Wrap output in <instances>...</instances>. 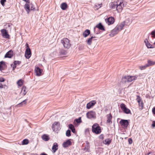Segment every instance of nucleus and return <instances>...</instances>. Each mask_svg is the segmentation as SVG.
Here are the masks:
<instances>
[{
    "label": "nucleus",
    "mask_w": 155,
    "mask_h": 155,
    "mask_svg": "<svg viewBox=\"0 0 155 155\" xmlns=\"http://www.w3.org/2000/svg\"><path fill=\"white\" fill-rule=\"evenodd\" d=\"M137 100L138 103H140L142 101L141 99L139 96H137Z\"/></svg>",
    "instance_id": "nucleus-39"
},
{
    "label": "nucleus",
    "mask_w": 155,
    "mask_h": 155,
    "mask_svg": "<svg viewBox=\"0 0 155 155\" xmlns=\"http://www.w3.org/2000/svg\"><path fill=\"white\" fill-rule=\"evenodd\" d=\"M20 63L21 62L18 61H14V63L16 65H19L20 64Z\"/></svg>",
    "instance_id": "nucleus-42"
},
{
    "label": "nucleus",
    "mask_w": 155,
    "mask_h": 155,
    "mask_svg": "<svg viewBox=\"0 0 155 155\" xmlns=\"http://www.w3.org/2000/svg\"><path fill=\"white\" fill-rule=\"evenodd\" d=\"M23 81L21 79H20L17 82V84L19 86H21L23 84Z\"/></svg>",
    "instance_id": "nucleus-31"
},
{
    "label": "nucleus",
    "mask_w": 155,
    "mask_h": 155,
    "mask_svg": "<svg viewBox=\"0 0 155 155\" xmlns=\"http://www.w3.org/2000/svg\"><path fill=\"white\" fill-rule=\"evenodd\" d=\"M152 126L153 127H155V121H153V122Z\"/></svg>",
    "instance_id": "nucleus-49"
},
{
    "label": "nucleus",
    "mask_w": 155,
    "mask_h": 155,
    "mask_svg": "<svg viewBox=\"0 0 155 155\" xmlns=\"http://www.w3.org/2000/svg\"><path fill=\"white\" fill-rule=\"evenodd\" d=\"M126 5L125 3L123 2H120L118 4L117 6V10L119 12L122 10L123 7Z\"/></svg>",
    "instance_id": "nucleus-8"
},
{
    "label": "nucleus",
    "mask_w": 155,
    "mask_h": 155,
    "mask_svg": "<svg viewBox=\"0 0 155 155\" xmlns=\"http://www.w3.org/2000/svg\"><path fill=\"white\" fill-rule=\"evenodd\" d=\"M151 153V152H149L148 153H147V155H149Z\"/></svg>",
    "instance_id": "nucleus-55"
},
{
    "label": "nucleus",
    "mask_w": 155,
    "mask_h": 155,
    "mask_svg": "<svg viewBox=\"0 0 155 155\" xmlns=\"http://www.w3.org/2000/svg\"><path fill=\"white\" fill-rule=\"evenodd\" d=\"M77 123H80L81 122V117H80L78 119H76L75 120Z\"/></svg>",
    "instance_id": "nucleus-41"
},
{
    "label": "nucleus",
    "mask_w": 155,
    "mask_h": 155,
    "mask_svg": "<svg viewBox=\"0 0 155 155\" xmlns=\"http://www.w3.org/2000/svg\"><path fill=\"white\" fill-rule=\"evenodd\" d=\"M27 93V91L26 90V87L25 86H23L21 88V90L20 94L23 96H24Z\"/></svg>",
    "instance_id": "nucleus-18"
},
{
    "label": "nucleus",
    "mask_w": 155,
    "mask_h": 155,
    "mask_svg": "<svg viewBox=\"0 0 155 155\" xmlns=\"http://www.w3.org/2000/svg\"><path fill=\"white\" fill-rule=\"evenodd\" d=\"M43 61H44V60H45L44 58H43Z\"/></svg>",
    "instance_id": "nucleus-57"
},
{
    "label": "nucleus",
    "mask_w": 155,
    "mask_h": 155,
    "mask_svg": "<svg viewBox=\"0 0 155 155\" xmlns=\"http://www.w3.org/2000/svg\"><path fill=\"white\" fill-rule=\"evenodd\" d=\"M66 134L67 136L70 137L71 136V131L70 130H68L66 131Z\"/></svg>",
    "instance_id": "nucleus-37"
},
{
    "label": "nucleus",
    "mask_w": 155,
    "mask_h": 155,
    "mask_svg": "<svg viewBox=\"0 0 155 155\" xmlns=\"http://www.w3.org/2000/svg\"><path fill=\"white\" fill-rule=\"evenodd\" d=\"M120 124L125 128H127L129 125V123L127 120L121 119L120 121Z\"/></svg>",
    "instance_id": "nucleus-11"
},
{
    "label": "nucleus",
    "mask_w": 155,
    "mask_h": 155,
    "mask_svg": "<svg viewBox=\"0 0 155 155\" xmlns=\"http://www.w3.org/2000/svg\"><path fill=\"white\" fill-rule=\"evenodd\" d=\"M128 141L129 144H131L132 143V140L131 138L129 139Z\"/></svg>",
    "instance_id": "nucleus-44"
},
{
    "label": "nucleus",
    "mask_w": 155,
    "mask_h": 155,
    "mask_svg": "<svg viewBox=\"0 0 155 155\" xmlns=\"http://www.w3.org/2000/svg\"><path fill=\"white\" fill-rule=\"evenodd\" d=\"M5 81V79L3 78H0V82H3Z\"/></svg>",
    "instance_id": "nucleus-46"
},
{
    "label": "nucleus",
    "mask_w": 155,
    "mask_h": 155,
    "mask_svg": "<svg viewBox=\"0 0 155 155\" xmlns=\"http://www.w3.org/2000/svg\"><path fill=\"white\" fill-rule=\"evenodd\" d=\"M153 46H154L155 45V42L153 43Z\"/></svg>",
    "instance_id": "nucleus-56"
},
{
    "label": "nucleus",
    "mask_w": 155,
    "mask_h": 155,
    "mask_svg": "<svg viewBox=\"0 0 155 155\" xmlns=\"http://www.w3.org/2000/svg\"><path fill=\"white\" fill-rule=\"evenodd\" d=\"M52 129L54 131H56L60 129V125L58 122H55L51 126Z\"/></svg>",
    "instance_id": "nucleus-5"
},
{
    "label": "nucleus",
    "mask_w": 155,
    "mask_h": 155,
    "mask_svg": "<svg viewBox=\"0 0 155 155\" xmlns=\"http://www.w3.org/2000/svg\"><path fill=\"white\" fill-rule=\"evenodd\" d=\"M106 23L108 25H112L114 23V19L113 17H110L107 18L105 19Z\"/></svg>",
    "instance_id": "nucleus-12"
},
{
    "label": "nucleus",
    "mask_w": 155,
    "mask_h": 155,
    "mask_svg": "<svg viewBox=\"0 0 155 155\" xmlns=\"http://www.w3.org/2000/svg\"><path fill=\"white\" fill-rule=\"evenodd\" d=\"M144 42L146 45L149 42L147 39H145Z\"/></svg>",
    "instance_id": "nucleus-48"
},
{
    "label": "nucleus",
    "mask_w": 155,
    "mask_h": 155,
    "mask_svg": "<svg viewBox=\"0 0 155 155\" xmlns=\"http://www.w3.org/2000/svg\"><path fill=\"white\" fill-rule=\"evenodd\" d=\"M107 123H112L111 120L112 118V116L111 114L107 115Z\"/></svg>",
    "instance_id": "nucleus-21"
},
{
    "label": "nucleus",
    "mask_w": 155,
    "mask_h": 155,
    "mask_svg": "<svg viewBox=\"0 0 155 155\" xmlns=\"http://www.w3.org/2000/svg\"><path fill=\"white\" fill-rule=\"evenodd\" d=\"M11 66L12 67L13 70H14L16 67V65L15 64H11Z\"/></svg>",
    "instance_id": "nucleus-43"
},
{
    "label": "nucleus",
    "mask_w": 155,
    "mask_h": 155,
    "mask_svg": "<svg viewBox=\"0 0 155 155\" xmlns=\"http://www.w3.org/2000/svg\"><path fill=\"white\" fill-rule=\"evenodd\" d=\"M3 87V85L1 83H0V88H2Z\"/></svg>",
    "instance_id": "nucleus-51"
},
{
    "label": "nucleus",
    "mask_w": 155,
    "mask_h": 155,
    "mask_svg": "<svg viewBox=\"0 0 155 155\" xmlns=\"http://www.w3.org/2000/svg\"><path fill=\"white\" fill-rule=\"evenodd\" d=\"M152 112L153 113L155 114V107H154L152 109Z\"/></svg>",
    "instance_id": "nucleus-47"
},
{
    "label": "nucleus",
    "mask_w": 155,
    "mask_h": 155,
    "mask_svg": "<svg viewBox=\"0 0 155 155\" xmlns=\"http://www.w3.org/2000/svg\"><path fill=\"white\" fill-rule=\"evenodd\" d=\"M148 67L153 66L155 65V61H153L150 60H149L147 61V64Z\"/></svg>",
    "instance_id": "nucleus-23"
},
{
    "label": "nucleus",
    "mask_w": 155,
    "mask_h": 155,
    "mask_svg": "<svg viewBox=\"0 0 155 155\" xmlns=\"http://www.w3.org/2000/svg\"><path fill=\"white\" fill-rule=\"evenodd\" d=\"M23 0L26 2H28L29 3V0Z\"/></svg>",
    "instance_id": "nucleus-53"
},
{
    "label": "nucleus",
    "mask_w": 155,
    "mask_h": 155,
    "mask_svg": "<svg viewBox=\"0 0 155 155\" xmlns=\"http://www.w3.org/2000/svg\"><path fill=\"white\" fill-rule=\"evenodd\" d=\"M35 9V8L34 7V6H33L32 5V6H31V10H33L34 9Z\"/></svg>",
    "instance_id": "nucleus-50"
},
{
    "label": "nucleus",
    "mask_w": 155,
    "mask_h": 155,
    "mask_svg": "<svg viewBox=\"0 0 155 155\" xmlns=\"http://www.w3.org/2000/svg\"><path fill=\"white\" fill-rule=\"evenodd\" d=\"M5 62L3 61L0 62V71H1L4 66L5 65Z\"/></svg>",
    "instance_id": "nucleus-32"
},
{
    "label": "nucleus",
    "mask_w": 155,
    "mask_h": 155,
    "mask_svg": "<svg viewBox=\"0 0 155 155\" xmlns=\"http://www.w3.org/2000/svg\"><path fill=\"white\" fill-rule=\"evenodd\" d=\"M150 34L152 35V37L154 38L155 37V30L153 31Z\"/></svg>",
    "instance_id": "nucleus-38"
},
{
    "label": "nucleus",
    "mask_w": 155,
    "mask_h": 155,
    "mask_svg": "<svg viewBox=\"0 0 155 155\" xmlns=\"http://www.w3.org/2000/svg\"><path fill=\"white\" fill-rule=\"evenodd\" d=\"M28 140L27 139H25L23 140L22 143V145H26L28 144Z\"/></svg>",
    "instance_id": "nucleus-34"
},
{
    "label": "nucleus",
    "mask_w": 155,
    "mask_h": 155,
    "mask_svg": "<svg viewBox=\"0 0 155 155\" xmlns=\"http://www.w3.org/2000/svg\"><path fill=\"white\" fill-rule=\"evenodd\" d=\"M35 72L37 76L41 75L42 70L41 69L38 67H36L35 69Z\"/></svg>",
    "instance_id": "nucleus-15"
},
{
    "label": "nucleus",
    "mask_w": 155,
    "mask_h": 155,
    "mask_svg": "<svg viewBox=\"0 0 155 155\" xmlns=\"http://www.w3.org/2000/svg\"><path fill=\"white\" fill-rule=\"evenodd\" d=\"M111 139L110 138L105 139L104 142V143L106 145L109 144L111 142Z\"/></svg>",
    "instance_id": "nucleus-28"
},
{
    "label": "nucleus",
    "mask_w": 155,
    "mask_h": 155,
    "mask_svg": "<svg viewBox=\"0 0 155 155\" xmlns=\"http://www.w3.org/2000/svg\"><path fill=\"white\" fill-rule=\"evenodd\" d=\"M95 37L91 36L90 38H89L86 41L87 45H91V44L92 39Z\"/></svg>",
    "instance_id": "nucleus-24"
},
{
    "label": "nucleus",
    "mask_w": 155,
    "mask_h": 155,
    "mask_svg": "<svg viewBox=\"0 0 155 155\" xmlns=\"http://www.w3.org/2000/svg\"><path fill=\"white\" fill-rule=\"evenodd\" d=\"M86 115L87 118L89 119L95 118L96 117V113L94 111H91L87 113Z\"/></svg>",
    "instance_id": "nucleus-9"
},
{
    "label": "nucleus",
    "mask_w": 155,
    "mask_h": 155,
    "mask_svg": "<svg viewBox=\"0 0 155 155\" xmlns=\"http://www.w3.org/2000/svg\"><path fill=\"white\" fill-rule=\"evenodd\" d=\"M148 66L147 64H145L144 66H140L139 67L140 69L141 70H143L145 69L146 68L148 67Z\"/></svg>",
    "instance_id": "nucleus-33"
},
{
    "label": "nucleus",
    "mask_w": 155,
    "mask_h": 155,
    "mask_svg": "<svg viewBox=\"0 0 155 155\" xmlns=\"http://www.w3.org/2000/svg\"><path fill=\"white\" fill-rule=\"evenodd\" d=\"M2 36L5 38L8 39L9 38V35L8 34L7 30L5 29H2L1 30Z\"/></svg>",
    "instance_id": "nucleus-10"
},
{
    "label": "nucleus",
    "mask_w": 155,
    "mask_h": 155,
    "mask_svg": "<svg viewBox=\"0 0 155 155\" xmlns=\"http://www.w3.org/2000/svg\"><path fill=\"white\" fill-rule=\"evenodd\" d=\"M138 103L139 106L140 107V108L142 110L143 107V104L142 101H141L140 103Z\"/></svg>",
    "instance_id": "nucleus-36"
},
{
    "label": "nucleus",
    "mask_w": 155,
    "mask_h": 155,
    "mask_svg": "<svg viewBox=\"0 0 155 155\" xmlns=\"http://www.w3.org/2000/svg\"><path fill=\"white\" fill-rule=\"evenodd\" d=\"M24 7L27 13L28 14L30 11V6L28 4L26 3Z\"/></svg>",
    "instance_id": "nucleus-25"
},
{
    "label": "nucleus",
    "mask_w": 155,
    "mask_h": 155,
    "mask_svg": "<svg viewBox=\"0 0 155 155\" xmlns=\"http://www.w3.org/2000/svg\"><path fill=\"white\" fill-rule=\"evenodd\" d=\"M98 28L99 29L101 30H104V26L101 24V23H99L95 26L94 28V31L95 33H96L95 31L97 28Z\"/></svg>",
    "instance_id": "nucleus-14"
},
{
    "label": "nucleus",
    "mask_w": 155,
    "mask_h": 155,
    "mask_svg": "<svg viewBox=\"0 0 155 155\" xmlns=\"http://www.w3.org/2000/svg\"><path fill=\"white\" fill-rule=\"evenodd\" d=\"M146 45L148 48H153L155 47V46L152 45L149 42Z\"/></svg>",
    "instance_id": "nucleus-35"
},
{
    "label": "nucleus",
    "mask_w": 155,
    "mask_h": 155,
    "mask_svg": "<svg viewBox=\"0 0 155 155\" xmlns=\"http://www.w3.org/2000/svg\"><path fill=\"white\" fill-rule=\"evenodd\" d=\"M40 155H48L47 154H46L45 153H41Z\"/></svg>",
    "instance_id": "nucleus-52"
},
{
    "label": "nucleus",
    "mask_w": 155,
    "mask_h": 155,
    "mask_svg": "<svg viewBox=\"0 0 155 155\" xmlns=\"http://www.w3.org/2000/svg\"><path fill=\"white\" fill-rule=\"evenodd\" d=\"M92 132L97 134H99L101 132L100 127L97 124H95L92 126Z\"/></svg>",
    "instance_id": "nucleus-3"
},
{
    "label": "nucleus",
    "mask_w": 155,
    "mask_h": 155,
    "mask_svg": "<svg viewBox=\"0 0 155 155\" xmlns=\"http://www.w3.org/2000/svg\"><path fill=\"white\" fill-rule=\"evenodd\" d=\"M27 99H25L24 101H23L22 102H21V103H19L18 105L19 106H21L23 105H25L27 103Z\"/></svg>",
    "instance_id": "nucleus-30"
},
{
    "label": "nucleus",
    "mask_w": 155,
    "mask_h": 155,
    "mask_svg": "<svg viewBox=\"0 0 155 155\" xmlns=\"http://www.w3.org/2000/svg\"><path fill=\"white\" fill-rule=\"evenodd\" d=\"M117 3L116 2H113L110 3V6L113 9L116 8L117 9Z\"/></svg>",
    "instance_id": "nucleus-26"
},
{
    "label": "nucleus",
    "mask_w": 155,
    "mask_h": 155,
    "mask_svg": "<svg viewBox=\"0 0 155 155\" xmlns=\"http://www.w3.org/2000/svg\"><path fill=\"white\" fill-rule=\"evenodd\" d=\"M120 107L124 113L126 114H130L131 113L130 110L126 107L124 104L123 103L121 104Z\"/></svg>",
    "instance_id": "nucleus-6"
},
{
    "label": "nucleus",
    "mask_w": 155,
    "mask_h": 155,
    "mask_svg": "<svg viewBox=\"0 0 155 155\" xmlns=\"http://www.w3.org/2000/svg\"><path fill=\"white\" fill-rule=\"evenodd\" d=\"M42 139L45 141H47L49 140V136L46 134H44L42 136Z\"/></svg>",
    "instance_id": "nucleus-27"
},
{
    "label": "nucleus",
    "mask_w": 155,
    "mask_h": 155,
    "mask_svg": "<svg viewBox=\"0 0 155 155\" xmlns=\"http://www.w3.org/2000/svg\"><path fill=\"white\" fill-rule=\"evenodd\" d=\"M13 51L10 50L7 52L5 56V58H11L12 57L13 55Z\"/></svg>",
    "instance_id": "nucleus-17"
},
{
    "label": "nucleus",
    "mask_w": 155,
    "mask_h": 155,
    "mask_svg": "<svg viewBox=\"0 0 155 155\" xmlns=\"http://www.w3.org/2000/svg\"><path fill=\"white\" fill-rule=\"evenodd\" d=\"M60 7L62 9L65 10L67 8L68 6L66 3L64 2L61 4Z\"/></svg>",
    "instance_id": "nucleus-22"
},
{
    "label": "nucleus",
    "mask_w": 155,
    "mask_h": 155,
    "mask_svg": "<svg viewBox=\"0 0 155 155\" xmlns=\"http://www.w3.org/2000/svg\"><path fill=\"white\" fill-rule=\"evenodd\" d=\"M61 42L65 48L68 49L71 47L70 40L67 38H63L61 40Z\"/></svg>",
    "instance_id": "nucleus-4"
},
{
    "label": "nucleus",
    "mask_w": 155,
    "mask_h": 155,
    "mask_svg": "<svg viewBox=\"0 0 155 155\" xmlns=\"http://www.w3.org/2000/svg\"><path fill=\"white\" fill-rule=\"evenodd\" d=\"M98 5V6H97V7H99V8H100L101 7V4Z\"/></svg>",
    "instance_id": "nucleus-54"
},
{
    "label": "nucleus",
    "mask_w": 155,
    "mask_h": 155,
    "mask_svg": "<svg viewBox=\"0 0 155 155\" xmlns=\"http://www.w3.org/2000/svg\"><path fill=\"white\" fill-rule=\"evenodd\" d=\"M125 25V22L123 21L120 24L117 25L112 30L109 35L111 37H113L115 35H116L121 30Z\"/></svg>",
    "instance_id": "nucleus-1"
},
{
    "label": "nucleus",
    "mask_w": 155,
    "mask_h": 155,
    "mask_svg": "<svg viewBox=\"0 0 155 155\" xmlns=\"http://www.w3.org/2000/svg\"><path fill=\"white\" fill-rule=\"evenodd\" d=\"M5 2H6V0H1L0 1L1 3L3 6H5Z\"/></svg>",
    "instance_id": "nucleus-40"
},
{
    "label": "nucleus",
    "mask_w": 155,
    "mask_h": 155,
    "mask_svg": "<svg viewBox=\"0 0 155 155\" xmlns=\"http://www.w3.org/2000/svg\"><path fill=\"white\" fill-rule=\"evenodd\" d=\"M99 138L100 139L103 140L104 139V135L103 134H101L99 136Z\"/></svg>",
    "instance_id": "nucleus-45"
},
{
    "label": "nucleus",
    "mask_w": 155,
    "mask_h": 155,
    "mask_svg": "<svg viewBox=\"0 0 155 155\" xmlns=\"http://www.w3.org/2000/svg\"><path fill=\"white\" fill-rule=\"evenodd\" d=\"M137 75L133 76H127L123 77L121 80L122 82L126 84L127 82H131L136 80L137 78Z\"/></svg>",
    "instance_id": "nucleus-2"
},
{
    "label": "nucleus",
    "mask_w": 155,
    "mask_h": 155,
    "mask_svg": "<svg viewBox=\"0 0 155 155\" xmlns=\"http://www.w3.org/2000/svg\"><path fill=\"white\" fill-rule=\"evenodd\" d=\"M96 103V102L95 101H91L87 104L86 107L87 109H89L94 106Z\"/></svg>",
    "instance_id": "nucleus-13"
},
{
    "label": "nucleus",
    "mask_w": 155,
    "mask_h": 155,
    "mask_svg": "<svg viewBox=\"0 0 155 155\" xmlns=\"http://www.w3.org/2000/svg\"><path fill=\"white\" fill-rule=\"evenodd\" d=\"M69 128L71 130L72 132L73 133H75V130L74 126L72 124H70L69 125Z\"/></svg>",
    "instance_id": "nucleus-29"
},
{
    "label": "nucleus",
    "mask_w": 155,
    "mask_h": 155,
    "mask_svg": "<svg viewBox=\"0 0 155 155\" xmlns=\"http://www.w3.org/2000/svg\"><path fill=\"white\" fill-rule=\"evenodd\" d=\"M26 45H27V48L25 51V55L27 58L29 59L31 55V52L28 45L27 43Z\"/></svg>",
    "instance_id": "nucleus-7"
},
{
    "label": "nucleus",
    "mask_w": 155,
    "mask_h": 155,
    "mask_svg": "<svg viewBox=\"0 0 155 155\" xmlns=\"http://www.w3.org/2000/svg\"><path fill=\"white\" fill-rule=\"evenodd\" d=\"M71 139L67 140L66 142L63 143V146L65 148L71 145V142L70 140Z\"/></svg>",
    "instance_id": "nucleus-16"
},
{
    "label": "nucleus",
    "mask_w": 155,
    "mask_h": 155,
    "mask_svg": "<svg viewBox=\"0 0 155 155\" xmlns=\"http://www.w3.org/2000/svg\"><path fill=\"white\" fill-rule=\"evenodd\" d=\"M58 145L56 143H54L53 144L52 147V150L53 153H55L58 149Z\"/></svg>",
    "instance_id": "nucleus-19"
},
{
    "label": "nucleus",
    "mask_w": 155,
    "mask_h": 155,
    "mask_svg": "<svg viewBox=\"0 0 155 155\" xmlns=\"http://www.w3.org/2000/svg\"><path fill=\"white\" fill-rule=\"evenodd\" d=\"M90 34V31L88 29H86L83 33V36L84 38L87 37Z\"/></svg>",
    "instance_id": "nucleus-20"
}]
</instances>
